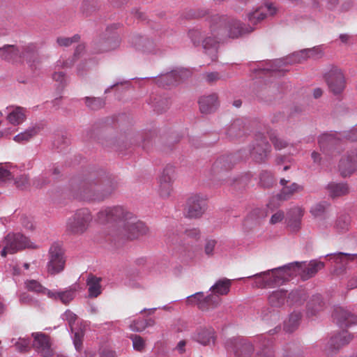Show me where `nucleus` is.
<instances>
[{
	"instance_id": "nucleus-1",
	"label": "nucleus",
	"mask_w": 357,
	"mask_h": 357,
	"mask_svg": "<svg viewBox=\"0 0 357 357\" xmlns=\"http://www.w3.org/2000/svg\"><path fill=\"white\" fill-rule=\"evenodd\" d=\"M253 30L245 28L236 20H227L225 17L215 16L211 25V32L202 40V46L212 61L217 59L218 45L227 38H237Z\"/></svg>"
},
{
	"instance_id": "nucleus-2",
	"label": "nucleus",
	"mask_w": 357,
	"mask_h": 357,
	"mask_svg": "<svg viewBox=\"0 0 357 357\" xmlns=\"http://www.w3.org/2000/svg\"><path fill=\"white\" fill-rule=\"evenodd\" d=\"M97 220L100 223L121 220L125 231L130 238H137L148 232V227L141 221L136 220L133 214L121 206L106 207L97 214Z\"/></svg>"
},
{
	"instance_id": "nucleus-3",
	"label": "nucleus",
	"mask_w": 357,
	"mask_h": 357,
	"mask_svg": "<svg viewBox=\"0 0 357 357\" xmlns=\"http://www.w3.org/2000/svg\"><path fill=\"white\" fill-rule=\"evenodd\" d=\"M114 190V186L108 182L90 179L82 182L80 187L75 194L77 199L86 201H102Z\"/></svg>"
},
{
	"instance_id": "nucleus-4",
	"label": "nucleus",
	"mask_w": 357,
	"mask_h": 357,
	"mask_svg": "<svg viewBox=\"0 0 357 357\" xmlns=\"http://www.w3.org/2000/svg\"><path fill=\"white\" fill-rule=\"evenodd\" d=\"M0 58L11 63H22L25 61L31 67L38 59L36 46L33 43L23 46L5 45L0 47Z\"/></svg>"
},
{
	"instance_id": "nucleus-5",
	"label": "nucleus",
	"mask_w": 357,
	"mask_h": 357,
	"mask_svg": "<svg viewBox=\"0 0 357 357\" xmlns=\"http://www.w3.org/2000/svg\"><path fill=\"white\" fill-rule=\"evenodd\" d=\"M324 267V263L318 260H311L309 263L295 261L283 266L287 281L296 275H300L303 280H307Z\"/></svg>"
},
{
	"instance_id": "nucleus-6",
	"label": "nucleus",
	"mask_w": 357,
	"mask_h": 357,
	"mask_svg": "<svg viewBox=\"0 0 357 357\" xmlns=\"http://www.w3.org/2000/svg\"><path fill=\"white\" fill-rule=\"evenodd\" d=\"M283 266L247 277L252 278V287L257 288L273 287L287 281Z\"/></svg>"
},
{
	"instance_id": "nucleus-7",
	"label": "nucleus",
	"mask_w": 357,
	"mask_h": 357,
	"mask_svg": "<svg viewBox=\"0 0 357 357\" xmlns=\"http://www.w3.org/2000/svg\"><path fill=\"white\" fill-rule=\"evenodd\" d=\"M93 216L87 208H80L75 212L66 221V231L72 235L84 234L91 225Z\"/></svg>"
},
{
	"instance_id": "nucleus-8",
	"label": "nucleus",
	"mask_w": 357,
	"mask_h": 357,
	"mask_svg": "<svg viewBox=\"0 0 357 357\" xmlns=\"http://www.w3.org/2000/svg\"><path fill=\"white\" fill-rule=\"evenodd\" d=\"M4 247L1 252L2 257L8 254H15L26 248H36V246L31 242L28 237L21 233H9L3 241Z\"/></svg>"
},
{
	"instance_id": "nucleus-9",
	"label": "nucleus",
	"mask_w": 357,
	"mask_h": 357,
	"mask_svg": "<svg viewBox=\"0 0 357 357\" xmlns=\"http://www.w3.org/2000/svg\"><path fill=\"white\" fill-rule=\"evenodd\" d=\"M49 261L47 264V271L50 275H56L64 270L66 259L64 252L59 243H54L50 248Z\"/></svg>"
},
{
	"instance_id": "nucleus-10",
	"label": "nucleus",
	"mask_w": 357,
	"mask_h": 357,
	"mask_svg": "<svg viewBox=\"0 0 357 357\" xmlns=\"http://www.w3.org/2000/svg\"><path fill=\"white\" fill-rule=\"evenodd\" d=\"M206 209V197L200 194L192 195L187 201L185 214L188 218L201 217Z\"/></svg>"
},
{
	"instance_id": "nucleus-11",
	"label": "nucleus",
	"mask_w": 357,
	"mask_h": 357,
	"mask_svg": "<svg viewBox=\"0 0 357 357\" xmlns=\"http://www.w3.org/2000/svg\"><path fill=\"white\" fill-rule=\"evenodd\" d=\"M62 318L66 321L70 326V331L73 333V340L77 351H80L82 347V339L84 337V328L76 324L77 320V315L71 312L70 310H67L63 314Z\"/></svg>"
},
{
	"instance_id": "nucleus-12",
	"label": "nucleus",
	"mask_w": 357,
	"mask_h": 357,
	"mask_svg": "<svg viewBox=\"0 0 357 357\" xmlns=\"http://www.w3.org/2000/svg\"><path fill=\"white\" fill-rule=\"evenodd\" d=\"M302 50L293 53L289 57L285 59H276L269 61L266 66L261 70L270 72H280L287 70L284 66L290 63H301L308 59L307 54H302Z\"/></svg>"
},
{
	"instance_id": "nucleus-13",
	"label": "nucleus",
	"mask_w": 357,
	"mask_h": 357,
	"mask_svg": "<svg viewBox=\"0 0 357 357\" xmlns=\"http://www.w3.org/2000/svg\"><path fill=\"white\" fill-rule=\"evenodd\" d=\"M326 257H328L329 261L336 265L334 272L337 275L344 273L349 263H357V253L350 254L346 252H337L328 254Z\"/></svg>"
},
{
	"instance_id": "nucleus-14",
	"label": "nucleus",
	"mask_w": 357,
	"mask_h": 357,
	"mask_svg": "<svg viewBox=\"0 0 357 357\" xmlns=\"http://www.w3.org/2000/svg\"><path fill=\"white\" fill-rule=\"evenodd\" d=\"M188 305H197L202 310H207L210 307H216L218 298L213 295L205 296L204 292L199 291L186 297Z\"/></svg>"
},
{
	"instance_id": "nucleus-15",
	"label": "nucleus",
	"mask_w": 357,
	"mask_h": 357,
	"mask_svg": "<svg viewBox=\"0 0 357 357\" xmlns=\"http://www.w3.org/2000/svg\"><path fill=\"white\" fill-rule=\"evenodd\" d=\"M190 72L184 68L172 70L165 74L160 75L155 80L156 83L162 87L171 86L176 84L181 80L188 77Z\"/></svg>"
},
{
	"instance_id": "nucleus-16",
	"label": "nucleus",
	"mask_w": 357,
	"mask_h": 357,
	"mask_svg": "<svg viewBox=\"0 0 357 357\" xmlns=\"http://www.w3.org/2000/svg\"><path fill=\"white\" fill-rule=\"evenodd\" d=\"M339 171L343 177L349 176L357 169V149L347 151L341 158L339 165Z\"/></svg>"
},
{
	"instance_id": "nucleus-17",
	"label": "nucleus",
	"mask_w": 357,
	"mask_h": 357,
	"mask_svg": "<svg viewBox=\"0 0 357 357\" xmlns=\"http://www.w3.org/2000/svg\"><path fill=\"white\" fill-rule=\"evenodd\" d=\"M325 77L328 87L333 93L338 94L344 90L345 78L340 69L333 67L326 73Z\"/></svg>"
},
{
	"instance_id": "nucleus-18",
	"label": "nucleus",
	"mask_w": 357,
	"mask_h": 357,
	"mask_svg": "<svg viewBox=\"0 0 357 357\" xmlns=\"http://www.w3.org/2000/svg\"><path fill=\"white\" fill-rule=\"evenodd\" d=\"M271 151V145L261 134L257 135L256 142L250 151V156L257 162L265 161Z\"/></svg>"
},
{
	"instance_id": "nucleus-19",
	"label": "nucleus",
	"mask_w": 357,
	"mask_h": 357,
	"mask_svg": "<svg viewBox=\"0 0 357 357\" xmlns=\"http://www.w3.org/2000/svg\"><path fill=\"white\" fill-rule=\"evenodd\" d=\"M174 167L172 165L166 166L158 178V192L162 197L169 196L172 188V183L174 178Z\"/></svg>"
},
{
	"instance_id": "nucleus-20",
	"label": "nucleus",
	"mask_w": 357,
	"mask_h": 357,
	"mask_svg": "<svg viewBox=\"0 0 357 357\" xmlns=\"http://www.w3.org/2000/svg\"><path fill=\"white\" fill-rule=\"evenodd\" d=\"M192 338L201 345L210 346L215 342L216 333L211 326H199L193 333Z\"/></svg>"
},
{
	"instance_id": "nucleus-21",
	"label": "nucleus",
	"mask_w": 357,
	"mask_h": 357,
	"mask_svg": "<svg viewBox=\"0 0 357 357\" xmlns=\"http://www.w3.org/2000/svg\"><path fill=\"white\" fill-rule=\"evenodd\" d=\"M33 341L32 346L34 349L43 357H50L52 354L48 336L42 333H33Z\"/></svg>"
},
{
	"instance_id": "nucleus-22",
	"label": "nucleus",
	"mask_w": 357,
	"mask_h": 357,
	"mask_svg": "<svg viewBox=\"0 0 357 357\" xmlns=\"http://www.w3.org/2000/svg\"><path fill=\"white\" fill-rule=\"evenodd\" d=\"M6 119L14 126L21 125L26 119V109L16 105H10L6 109Z\"/></svg>"
},
{
	"instance_id": "nucleus-23",
	"label": "nucleus",
	"mask_w": 357,
	"mask_h": 357,
	"mask_svg": "<svg viewBox=\"0 0 357 357\" xmlns=\"http://www.w3.org/2000/svg\"><path fill=\"white\" fill-rule=\"evenodd\" d=\"M333 319L341 327L357 324V316L342 307H336L332 314Z\"/></svg>"
},
{
	"instance_id": "nucleus-24",
	"label": "nucleus",
	"mask_w": 357,
	"mask_h": 357,
	"mask_svg": "<svg viewBox=\"0 0 357 357\" xmlns=\"http://www.w3.org/2000/svg\"><path fill=\"white\" fill-rule=\"evenodd\" d=\"M303 215L304 209L300 206H295L288 211L286 222L291 231L296 232L301 228Z\"/></svg>"
},
{
	"instance_id": "nucleus-25",
	"label": "nucleus",
	"mask_w": 357,
	"mask_h": 357,
	"mask_svg": "<svg viewBox=\"0 0 357 357\" xmlns=\"http://www.w3.org/2000/svg\"><path fill=\"white\" fill-rule=\"evenodd\" d=\"M231 286V280L223 278L217 280L213 286L211 287L210 291L211 294L209 295H213L218 298L217 307L220 305L221 303V296L227 295L230 291Z\"/></svg>"
},
{
	"instance_id": "nucleus-26",
	"label": "nucleus",
	"mask_w": 357,
	"mask_h": 357,
	"mask_svg": "<svg viewBox=\"0 0 357 357\" xmlns=\"http://www.w3.org/2000/svg\"><path fill=\"white\" fill-rule=\"evenodd\" d=\"M277 12V8L271 3H268L253 13L248 15V20L251 24H256L261 22L267 16V13L269 15H273Z\"/></svg>"
},
{
	"instance_id": "nucleus-27",
	"label": "nucleus",
	"mask_w": 357,
	"mask_h": 357,
	"mask_svg": "<svg viewBox=\"0 0 357 357\" xmlns=\"http://www.w3.org/2000/svg\"><path fill=\"white\" fill-rule=\"evenodd\" d=\"M199 109L203 114H209L216 110L219 106L218 96L216 93H211L203 96L199 100Z\"/></svg>"
},
{
	"instance_id": "nucleus-28",
	"label": "nucleus",
	"mask_w": 357,
	"mask_h": 357,
	"mask_svg": "<svg viewBox=\"0 0 357 357\" xmlns=\"http://www.w3.org/2000/svg\"><path fill=\"white\" fill-rule=\"evenodd\" d=\"M43 128V126L42 123H35L23 132L15 135L13 137V140L17 143L24 144L37 135Z\"/></svg>"
},
{
	"instance_id": "nucleus-29",
	"label": "nucleus",
	"mask_w": 357,
	"mask_h": 357,
	"mask_svg": "<svg viewBox=\"0 0 357 357\" xmlns=\"http://www.w3.org/2000/svg\"><path fill=\"white\" fill-rule=\"evenodd\" d=\"M234 345V351L236 357H248L254 350L253 346L244 339L231 340Z\"/></svg>"
},
{
	"instance_id": "nucleus-30",
	"label": "nucleus",
	"mask_w": 357,
	"mask_h": 357,
	"mask_svg": "<svg viewBox=\"0 0 357 357\" xmlns=\"http://www.w3.org/2000/svg\"><path fill=\"white\" fill-rule=\"evenodd\" d=\"M233 157L234 156L224 155L217 159L211 167V174L218 176L230 169L232 167L231 162Z\"/></svg>"
},
{
	"instance_id": "nucleus-31",
	"label": "nucleus",
	"mask_w": 357,
	"mask_h": 357,
	"mask_svg": "<svg viewBox=\"0 0 357 357\" xmlns=\"http://www.w3.org/2000/svg\"><path fill=\"white\" fill-rule=\"evenodd\" d=\"M353 339V335L348 331H343L333 336L329 342L328 347L331 350H336L340 349L341 347L347 344Z\"/></svg>"
},
{
	"instance_id": "nucleus-32",
	"label": "nucleus",
	"mask_w": 357,
	"mask_h": 357,
	"mask_svg": "<svg viewBox=\"0 0 357 357\" xmlns=\"http://www.w3.org/2000/svg\"><path fill=\"white\" fill-rule=\"evenodd\" d=\"M75 297V289L69 288L65 291H48V298L54 300H59L65 305H68Z\"/></svg>"
},
{
	"instance_id": "nucleus-33",
	"label": "nucleus",
	"mask_w": 357,
	"mask_h": 357,
	"mask_svg": "<svg viewBox=\"0 0 357 357\" xmlns=\"http://www.w3.org/2000/svg\"><path fill=\"white\" fill-rule=\"evenodd\" d=\"M303 186L297 183H292L289 185H284L282 187L280 192L278 194V199L280 200H288L295 193L300 192L303 191Z\"/></svg>"
},
{
	"instance_id": "nucleus-34",
	"label": "nucleus",
	"mask_w": 357,
	"mask_h": 357,
	"mask_svg": "<svg viewBox=\"0 0 357 357\" xmlns=\"http://www.w3.org/2000/svg\"><path fill=\"white\" fill-rule=\"evenodd\" d=\"M329 195L331 197H338L347 195L349 192V188L345 183H330L327 185Z\"/></svg>"
},
{
	"instance_id": "nucleus-35",
	"label": "nucleus",
	"mask_w": 357,
	"mask_h": 357,
	"mask_svg": "<svg viewBox=\"0 0 357 357\" xmlns=\"http://www.w3.org/2000/svg\"><path fill=\"white\" fill-rule=\"evenodd\" d=\"M100 278H97L93 275H90L87 280L86 284L88 286L89 296L91 298H96L101 294Z\"/></svg>"
},
{
	"instance_id": "nucleus-36",
	"label": "nucleus",
	"mask_w": 357,
	"mask_h": 357,
	"mask_svg": "<svg viewBox=\"0 0 357 357\" xmlns=\"http://www.w3.org/2000/svg\"><path fill=\"white\" fill-rule=\"evenodd\" d=\"M335 139L332 135L324 134L321 135L319 138V144L321 150L325 154H329L328 151H331L333 155L334 150L333 149L335 144Z\"/></svg>"
},
{
	"instance_id": "nucleus-37",
	"label": "nucleus",
	"mask_w": 357,
	"mask_h": 357,
	"mask_svg": "<svg viewBox=\"0 0 357 357\" xmlns=\"http://www.w3.org/2000/svg\"><path fill=\"white\" fill-rule=\"evenodd\" d=\"M24 287L29 291L38 295H46L48 297V291L51 290L43 287L38 281L35 280H26Z\"/></svg>"
},
{
	"instance_id": "nucleus-38",
	"label": "nucleus",
	"mask_w": 357,
	"mask_h": 357,
	"mask_svg": "<svg viewBox=\"0 0 357 357\" xmlns=\"http://www.w3.org/2000/svg\"><path fill=\"white\" fill-rule=\"evenodd\" d=\"M287 299V291L280 289L273 291L268 296V302L273 307H280Z\"/></svg>"
},
{
	"instance_id": "nucleus-39",
	"label": "nucleus",
	"mask_w": 357,
	"mask_h": 357,
	"mask_svg": "<svg viewBox=\"0 0 357 357\" xmlns=\"http://www.w3.org/2000/svg\"><path fill=\"white\" fill-rule=\"evenodd\" d=\"M244 134V124L242 120H235L227 128V135L231 138L243 136Z\"/></svg>"
},
{
	"instance_id": "nucleus-40",
	"label": "nucleus",
	"mask_w": 357,
	"mask_h": 357,
	"mask_svg": "<svg viewBox=\"0 0 357 357\" xmlns=\"http://www.w3.org/2000/svg\"><path fill=\"white\" fill-rule=\"evenodd\" d=\"M120 44L119 38L116 35L107 37L100 43L98 52H107L116 49Z\"/></svg>"
},
{
	"instance_id": "nucleus-41",
	"label": "nucleus",
	"mask_w": 357,
	"mask_h": 357,
	"mask_svg": "<svg viewBox=\"0 0 357 357\" xmlns=\"http://www.w3.org/2000/svg\"><path fill=\"white\" fill-rule=\"evenodd\" d=\"M301 314L300 312H294L290 314L289 319L284 321V329L291 333L297 328L299 325Z\"/></svg>"
},
{
	"instance_id": "nucleus-42",
	"label": "nucleus",
	"mask_w": 357,
	"mask_h": 357,
	"mask_svg": "<svg viewBox=\"0 0 357 357\" xmlns=\"http://www.w3.org/2000/svg\"><path fill=\"white\" fill-rule=\"evenodd\" d=\"M349 224V216L347 215H341L335 221L333 229L337 233H344L348 231Z\"/></svg>"
},
{
	"instance_id": "nucleus-43",
	"label": "nucleus",
	"mask_w": 357,
	"mask_h": 357,
	"mask_svg": "<svg viewBox=\"0 0 357 357\" xmlns=\"http://www.w3.org/2000/svg\"><path fill=\"white\" fill-rule=\"evenodd\" d=\"M323 307L322 298L320 295H314L307 303V314L314 315Z\"/></svg>"
},
{
	"instance_id": "nucleus-44",
	"label": "nucleus",
	"mask_w": 357,
	"mask_h": 357,
	"mask_svg": "<svg viewBox=\"0 0 357 357\" xmlns=\"http://www.w3.org/2000/svg\"><path fill=\"white\" fill-rule=\"evenodd\" d=\"M138 43H135L137 49L148 53L155 52V45L154 42L148 38H139Z\"/></svg>"
},
{
	"instance_id": "nucleus-45",
	"label": "nucleus",
	"mask_w": 357,
	"mask_h": 357,
	"mask_svg": "<svg viewBox=\"0 0 357 357\" xmlns=\"http://www.w3.org/2000/svg\"><path fill=\"white\" fill-rule=\"evenodd\" d=\"M84 100L86 107L93 110L100 109L105 105V100L100 98L85 97Z\"/></svg>"
},
{
	"instance_id": "nucleus-46",
	"label": "nucleus",
	"mask_w": 357,
	"mask_h": 357,
	"mask_svg": "<svg viewBox=\"0 0 357 357\" xmlns=\"http://www.w3.org/2000/svg\"><path fill=\"white\" fill-rule=\"evenodd\" d=\"M269 139L273 143L274 147L277 150H282L289 146V142L286 140L278 137L275 132H271L268 133Z\"/></svg>"
},
{
	"instance_id": "nucleus-47",
	"label": "nucleus",
	"mask_w": 357,
	"mask_h": 357,
	"mask_svg": "<svg viewBox=\"0 0 357 357\" xmlns=\"http://www.w3.org/2000/svg\"><path fill=\"white\" fill-rule=\"evenodd\" d=\"M80 39L78 34H75L72 37L60 36L56 39V43L60 47H69L73 43H77Z\"/></svg>"
},
{
	"instance_id": "nucleus-48",
	"label": "nucleus",
	"mask_w": 357,
	"mask_h": 357,
	"mask_svg": "<svg viewBox=\"0 0 357 357\" xmlns=\"http://www.w3.org/2000/svg\"><path fill=\"white\" fill-rule=\"evenodd\" d=\"M275 180L271 172H264L260 175V184L266 188H269L273 185Z\"/></svg>"
},
{
	"instance_id": "nucleus-49",
	"label": "nucleus",
	"mask_w": 357,
	"mask_h": 357,
	"mask_svg": "<svg viewBox=\"0 0 357 357\" xmlns=\"http://www.w3.org/2000/svg\"><path fill=\"white\" fill-rule=\"evenodd\" d=\"M97 6L96 0H84L81 6V10L85 15H89L96 10Z\"/></svg>"
},
{
	"instance_id": "nucleus-50",
	"label": "nucleus",
	"mask_w": 357,
	"mask_h": 357,
	"mask_svg": "<svg viewBox=\"0 0 357 357\" xmlns=\"http://www.w3.org/2000/svg\"><path fill=\"white\" fill-rule=\"evenodd\" d=\"M326 207V202L317 203L311 207L310 212L314 218L321 217L324 214Z\"/></svg>"
},
{
	"instance_id": "nucleus-51",
	"label": "nucleus",
	"mask_w": 357,
	"mask_h": 357,
	"mask_svg": "<svg viewBox=\"0 0 357 357\" xmlns=\"http://www.w3.org/2000/svg\"><path fill=\"white\" fill-rule=\"evenodd\" d=\"M11 342L15 346L16 349L20 351H25L30 348V340L29 339L20 337L17 340L12 339Z\"/></svg>"
},
{
	"instance_id": "nucleus-52",
	"label": "nucleus",
	"mask_w": 357,
	"mask_h": 357,
	"mask_svg": "<svg viewBox=\"0 0 357 357\" xmlns=\"http://www.w3.org/2000/svg\"><path fill=\"white\" fill-rule=\"evenodd\" d=\"M302 54H307L308 58H312L314 59H319L322 56L323 51L321 47L319 46L314 47L312 48L304 49L302 50Z\"/></svg>"
},
{
	"instance_id": "nucleus-53",
	"label": "nucleus",
	"mask_w": 357,
	"mask_h": 357,
	"mask_svg": "<svg viewBox=\"0 0 357 357\" xmlns=\"http://www.w3.org/2000/svg\"><path fill=\"white\" fill-rule=\"evenodd\" d=\"M130 337L132 341L134 349L142 351L144 349L145 342L142 337L137 335H132Z\"/></svg>"
},
{
	"instance_id": "nucleus-54",
	"label": "nucleus",
	"mask_w": 357,
	"mask_h": 357,
	"mask_svg": "<svg viewBox=\"0 0 357 357\" xmlns=\"http://www.w3.org/2000/svg\"><path fill=\"white\" fill-rule=\"evenodd\" d=\"M146 328L144 319H135L130 324V328L132 331L142 332Z\"/></svg>"
},
{
	"instance_id": "nucleus-55",
	"label": "nucleus",
	"mask_w": 357,
	"mask_h": 357,
	"mask_svg": "<svg viewBox=\"0 0 357 357\" xmlns=\"http://www.w3.org/2000/svg\"><path fill=\"white\" fill-rule=\"evenodd\" d=\"M15 184L17 188L25 189L30 185L29 177L27 174H22L16 178Z\"/></svg>"
},
{
	"instance_id": "nucleus-56",
	"label": "nucleus",
	"mask_w": 357,
	"mask_h": 357,
	"mask_svg": "<svg viewBox=\"0 0 357 357\" xmlns=\"http://www.w3.org/2000/svg\"><path fill=\"white\" fill-rule=\"evenodd\" d=\"M50 182L47 173H43L36 177L33 181V185L36 188H42Z\"/></svg>"
},
{
	"instance_id": "nucleus-57",
	"label": "nucleus",
	"mask_w": 357,
	"mask_h": 357,
	"mask_svg": "<svg viewBox=\"0 0 357 357\" xmlns=\"http://www.w3.org/2000/svg\"><path fill=\"white\" fill-rule=\"evenodd\" d=\"M52 79L55 82H58L62 88L67 84V78L63 72H55L52 75Z\"/></svg>"
},
{
	"instance_id": "nucleus-58",
	"label": "nucleus",
	"mask_w": 357,
	"mask_h": 357,
	"mask_svg": "<svg viewBox=\"0 0 357 357\" xmlns=\"http://www.w3.org/2000/svg\"><path fill=\"white\" fill-rule=\"evenodd\" d=\"M284 218V213L282 211H278L274 214L272 215L270 223L272 225L277 224L280 222Z\"/></svg>"
},
{
	"instance_id": "nucleus-59",
	"label": "nucleus",
	"mask_w": 357,
	"mask_h": 357,
	"mask_svg": "<svg viewBox=\"0 0 357 357\" xmlns=\"http://www.w3.org/2000/svg\"><path fill=\"white\" fill-rule=\"evenodd\" d=\"M216 244L215 240H208L205 244L204 251L206 255L211 256L213 255V250Z\"/></svg>"
},
{
	"instance_id": "nucleus-60",
	"label": "nucleus",
	"mask_w": 357,
	"mask_h": 357,
	"mask_svg": "<svg viewBox=\"0 0 357 357\" xmlns=\"http://www.w3.org/2000/svg\"><path fill=\"white\" fill-rule=\"evenodd\" d=\"M344 137L351 141L357 140V125L354 126L351 130L345 132Z\"/></svg>"
},
{
	"instance_id": "nucleus-61",
	"label": "nucleus",
	"mask_w": 357,
	"mask_h": 357,
	"mask_svg": "<svg viewBox=\"0 0 357 357\" xmlns=\"http://www.w3.org/2000/svg\"><path fill=\"white\" fill-rule=\"evenodd\" d=\"M19 301L21 304L31 305L36 301L34 298L29 294L26 293H23L20 294Z\"/></svg>"
},
{
	"instance_id": "nucleus-62",
	"label": "nucleus",
	"mask_w": 357,
	"mask_h": 357,
	"mask_svg": "<svg viewBox=\"0 0 357 357\" xmlns=\"http://www.w3.org/2000/svg\"><path fill=\"white\" fill-rule=\"evenodd\" d=\"M189 36L195 45H198L200 43L201 33L197 30L190 31Z\"/></svg>"
},
{
	"instance_id": "nucleus-63",
	"label": "nucleus",
	"mask_w": 357,
	"mask_h": 357,
	"mask_svg": "<svg viewBox=\"0 0 357 357\" xmlns=\"http://www.w3.org/2000/svg\"><path fill=\"white\" fill-rule=\"evenodd\" d=\"M221 76L217 72H212L206 74V79L208 82L212 83L220 79Z\"/></svg>"
},
{
	"instance_id": "nucleus-64",
	"label": "nucleus",
	"mask_w": 357,
	"mask_h": 357,
	"mask_svg": "<svg viewBox=\"0 0 357 357\" xmlns=\"http://www.w3.org/2000/svg\"><path fill=\"white\" fill-rule=\"evenodd\" d=\"M119 85L126 86V87H128L130 85V82L128 80H125V79L121 80H121L115 82L114 84H112L111 86H108L105 90V93H109L112 89H114L116 86H118Z\"/></svg>"
}]
</instances>
